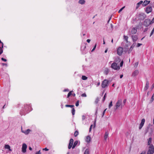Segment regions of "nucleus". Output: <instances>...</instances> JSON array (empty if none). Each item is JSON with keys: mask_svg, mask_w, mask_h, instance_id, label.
Wrapping results in <instances>:
<instances>
[{"mask_svg": "<svg viewBox=\"0 0 154 154\" xmlns=\"http://www.w3.org/2000/svg\"><path fill=\"white\" fill-rule=\"evenodd\" d=\"M154 152V147L153 145L149 146V149L147 151V154H153Z\"/></svg>", "mask_w": 154, "mask_h": 154, "instance_id": "f257e3e1", "label": "nucleus"}, {"mask_svg": "<svg viewBox=\"0 0 154 154\" xmlns=\"http://www.w3.org/2000/svg\"><path fill=\"white\" fill-rule=\"evenodd\" d=\"M111 67L113 69L115 70H118L120 69V68L119 66L115 62H114L111 65Z\"/></svg>", "mask_w": 154, "mask_h": 154, "instance_id": "f03ea898", "label": "nucleus"}, {"mask_svg": "<svg viewBox=\"0 0 154 154\" xmlns=\"http://www.w3.org/2000/svg\"><path fill=\"white\" fill-rule=\"evenodd\" d=\"M109 81L107 79H104L102 82L101 85L103 88H104L108 86Z\"/></svg>", "mask_w": 154, "mask_h": 154, "instance_id": "7ed1b4c3", "label": "nucleus"}, {"mask_svg": "<svg viewBox=\"0 0 154 154\" xmlns=\"http://www.w3.org/2000/svg\"><path fill=\"white\" fill-rule=\"evenodd\" d=\"M123 52V49L122 47H119L117 50V54L121 56L122 55V53Z\"/></svg>", "mask_w": 154, "mask_h": 154, "instance_id": "20e7f679", "label": "nucleus"}, {"mask_svg": "<svg viewBox=\"0 0 154 154\" xmlns=\"http://www.w3.org/2000/svg\"><path fill=\"white\" fill-rule=\"evenodd\" d=\"M122 102V100H118V101L116 103V105L114 107V109L115 110H116L120 106Z\"/></svg>", "mask_w": 154, "mask_h": 154, "instance_id": "39448f33", "label": "nucleus"}, {"mask_svg": "<svg viewBox=\"0 0 154 154\" xmlns=\"http://www.w3.org/2000/svg\"><path fill=\"white\" fill-rule=\"evenodd\" d=\"M137 31V28L133 27L130 31V35H134L136 33Z\"/></svg>", "mask_w": 154, "mask_h": 154, "instance_id": "423d86ee", "label": "nucleus"}, {"mask_svg": "<svg viewBox=\"0 0 154 154\" xmlns=\"http://www.w3.org/2000/svg\"><path fill=\"white\" fill-rule=\"evenodd\" d=\"M107 30L108 32H110L112 31L113 29V26L112 24H107Z\"/></svg>", "mask_w": 154, "mask_h": 154, "instance_id": "0eeeda50", "label": "nucleus"}, {"mask_svg": "<svg viewBox=\"0 0 154 154\" xmlns=\"http://www.w3.org/2000/svg\"><path fill=\"white\" fill-rule=\"evenodd\" d=\"M151 24L150 20L147 19L145 20L143 22V25L146 26H147Z\"/></svg>", "mask_w": 154, "mask_h": 154, "instance_id": "6e6552de", "label": "nucleus"}, {"mask_svg": "<svg viewBox=\"0 0 154 154\" xmlns=\"http://www.w3.org/2000/svg\"><path fill=\"white\" fill-rule=\"evenodd\" d=\"M152 10V8L151 6H147L146 7L145 11L147 14L151 12Z\"/></svg>", "mask_w": 154, "mask_h": 154, "instance_id": "1a4fd4ad", "label": "nucleus"}, {"mask_svg": "<svg viewBox=\"0 0 154 154\" xmlns=\"http://www.w3.org/2000/svg\"><path fill=\"white\" fill-rule=\"evenodd\" d=\"M27 145L25 143H23L22 145V151L23 153H25L26 152V149L27 148Z\"/></svg>", "mask_w": 154, "mask_h": 154, "instance_id": "9d476101", "label": "nucleus"}, {"mask_svg": "<svg viewBox=\"0 0 154 154\" xmlns=\"http://www.w3.org/2000/svg\"><path fill=\"white\" fill-rule=\"evenodd\" d=\"M131 37L133 42H136L138 39V36L137 35H132Z\"/></svg>", "mask_w": 154, "mask_h": 154, "instance_id": "9b49d317", "label": "nucleus"}, {"mask_svg": "<svg viewBox=\"0 0 154 154\" xmlns=\"http://www.w3.org/2000/svg\"><path fill=\"white\" fill-rule=\"evenodd\" d=\"M73 142V140L72 138H71L70 139L69 146H68V149H70L72 147Z\"/></svg>", "mask_w": 154, "mask_h": 154, "instance_id": "f8f14e48", "label": "nucleus"}, {"mask_svg": "<svg viewBox=\"0 0 154 154\" xmlns=\"http://www.w3.org/2000/svg\"><path fill=\"white\" fill-rule=\"evenodd\" d=\"M145 122V119H143L141 120V122L140 124L139 127V129H141L143 126Z\"/></svg>", "mask_w": 154, "mask_h": 154, "instance_id": "ddd939ff", "label": "nucleus"}, {"mask_svg": "<svg viewBox=\"0 0 154 154\" xmlns=\"http://www.w3.org/2000/svg\"><path fill=\"white\" fill-rule=\"evenodd\" d=\"M31 108V107L28 105H26L24 106V109L26 110H29V111H30L31 110L30 109Z\"/></svg>", "mask_w": 154, "mask_h": 154, "instance_id": "4468645a", "label": "nucleus"}, {"mask_svg": "<svg viewBox=\"0 0 154 154\" xmlns=\"http://www.w3.org/2000/svg\"><path fill=\"white\" fill-rule=\"evenodd\" d=\"M139 73V71L138 70H135L132 74V76H134L136 75H137Z\"/></svg>", "mask_w": 154, "mask_h": 154, "instance_id": "2eb2a0df", "label": "nucleus"}, {"mask_svg": "<svg viewBox=\"0 0 154 154\" xmlns=\"http://www.w3.org/2000/svg\"><path fill=\"white\" fill-rule=\"evenodd\" d=\"M4 148L5 149H8L9 151H11L12 150L11 149L10 146L8 144H5Z\"/></svg>", "mask_w": 154, "mask_h": 154, "instance_id": "dca6fc26", "label": "nucleus"}, {"mask_svg": "<svg viewBox=\"0 0 154 154\" xmlns=\"http://www.w3.org/2000/svg\"><path fill=\"white\" fill-rule=\"evenodd\" d=\"M149 83L148 81H147L146 82L145 86L144 88V90L145 91L149 87Z\"/></svg>", "mask_w": 154, "mask_h": 154, "instance_id": "f3484780", "label": "nucleus"}, {"mask_svg": "<svg viewBox=\"0 0 154 154\" xmlns=\"http://www.w3.org/2000/svg\"><path fill=\"white\" fill-rule=\"evenodd\" d=\"M150 1H147V0H145L143 3V6H146V5L148 4Z\"/></svg>", "mask_w": 154, "mask_h": 154, "instance_id": "a211bd4d", "label": "nucleus"}, {"mask_svg": "<svg viewBox=\"0 0 154 154\" xmlns=\"http://www.w3.org/2000/svg\"><path fill=\"white\" fill-rule=\"evenodd\" d=\"M78 3L81 5H84L85 3V0H79Z\"/></svg>", "mask_w": 154, "mask_h": 154, "instance_id": "6ab92c4d", "label": "nucleus"}, {"mask_svg": "<svg viewBox=\"0 0 154 154\" xmlns=\"http://www.w3.org/2000/svg\"><path fill=\"white\" fill-rule=\"evenodd\" d=\"M148 145H149V146L150 145H152V144H151V143L152 142V138L151 137H150L148 140Z\"/></svg>", "mask_w": 154, "mask_h": 154, "instance_id": "aec40b11", "label": "nucleus"}, {"mask_svg": "<svg viewBox=\"0 0 154 154\" xmlns=\"http://www.w3.org/2000/svg\"><path fill=\"white\" fill-rule=\"evenodd\" d=\"M91 140V137L89 136H88L86 137V141L88 143L90 142Z\"/></svg>", "mask_w": 154, "mask_h": 154, "instance_id": "412c9836", "label": "nucleus"}, {"mask_svg": "<svg viewBox=\"0 0 154 154\" xmlns=\"http://www.w3.org/2000/svg\"><path fill=\"white\" fill-rule=\"evenodd\" d=\"M109 133L108 132H106L105 133L104 136V139L105 140H106L107 138L108 137Z\"/></svg>", "mask_w": 154, "mask_h": 154, "instance_id": "4be33fe9", "label": "nucleus"}, {"mask_svg": "<svg viewBox=\"0 0 154 154\" xmlns=\"http://www.w3.org/2000/svg\"><path fill=\"white\" fill-rule=\"evenodd\" d=\"M31 131V130L30 129H27L25 131H24L23 133H24L25 134L27 135Z\"/></svg>", "mask_w": 154, "mask_h": 154, "instance_id": "5701e85b", "label": "nucleus"}, {"mask_svg": "<svg viewBox=\"0 0 154 154\" xmlns=\"http://www.w3.org/2000/svg\"><path fill=\"white\" fill-rule=\"evenodd\" d=\"M143 3V1H140L139 2L137 3L136 9H137L140 6V5L141 4Z\"/></svg>", "mask_w": 154, "mask_h": 154, "instance_id": "b1692460", "label": "nucleus"}, {"mask_svg": "<svg viewBox=\"0 0 154 154\" xmlns=\"http://www.w3.org/2000/svg\"><path fill=\"white\" fill-rule=\"evenodd\" d=\"M86 117L85 115H83L82 116V123L83 124H85L86 123L85 122H84V120L85 119Z\"/></svg>", "mask_w": 154, "mask_h": 154, "instance_id": "393cba45", "label": "nucleus"}, {"mask_svg": "<svg viewBox=\"0 0 154 154\" xmlns=\"http://www.w3.org/2000/svg\"><path fill=\"white\" fill-rule=\"evenodd\" d=\"M124 39L126 41L127 43L128 42V37L127 36H126L125 35L124 36Z\"/></svg>", "mask_w": 154, "mask_h": 154, "instance_id": "a878e982", "label": "nucleus"}, {"mask_svg": "<svg viewBox=\"0 0 154 154\" xmlns=\"http://www.w3.org/2000/svg\"><path fill=\"white\" fill-rule=\"evenodd\" d=\"M82 79L83 80H86L88 78L85 76L82 75Z\"/></svg>", "mask_w": 154, "mask_h": 154, "instance_id": "bb28decb", "label": "nucleus"}, {"mask_svg": "<svg viewBox=\"0 0 154 154\" xmlns=\"http://www.w3.org/2000/svg\"><path fill=\"white\" fill-rule=\"evenodd\" d=\"M136 42H134L133 44L131 46L130 49H133L136 46Z\"/></svg>", "mask_w": 154, "mask_h": 154, "instance_id": "cd10ccee", "label": "nucleus"}, {"mask_svg": "<svg viewBox=\"0 0 154 154\" xmlns=\"http://www.w3.org/2000/svg\"><path fill=\"white\" fill-rule=\"evenodd\" d=\"M75 109H74L73 108L72 109V114L73 115H74V114H75Z\"/></svg>", "mask_w": 154, "mask_h": 154, "instance_id": "c85d7f7f", "label": "nucleus"}, {"mask_svg": "<svg viewBox=\"0 0 154 154\" xmlns=\"http://www.w3.org/2000/svg\"><path fill=\"white\" fill-rule=\"evenodd\" d=\"M84 154H89V149H86L84 152Z\"/></svg>", "mask_w": 154, "mask_h": 154, "instance_id": "c756f323", "label": "nucleus"}, {"mask_svg": "<svg viewBox=\"0 0 154 154\" xmlns=\"http://www.w3.org/2000/svg\"><path fill=\"white\" fill-rule=\"evenodd\" d=\"M74 106V105H65V106L66 107H70L71 108H73V106Z\"/></svg>", "mask_w": 154, "mask_h": 154, "instance_id": "7c9ffc66", "label": "nucleus"}, {"mask_svg": "<svg viewBox=\"0 0 154 154\" xmlns=\"http://www.w3.org/2000/svg\"><path fill=\"white\" fill-rule=\"evenodd\" d=\"M78 133H79L78 131H75L74 133V134L75 137H77L78 134Z\"/></svg>", "mask_w": 154, "mask_h": 154, "instance_id": "2f4dec72", "label": "nucleus"}, {"mask_svg": "<svg viewBox=\"0 0 154 154\" xmlns=\"http://www.w3.org/2000/svg\"><path fill=\"white\" fill-rule=\"evenodd\" d=\"M86 48V46L85 45H82L81 47V49L82 50H84Z\"/></svg>", "mask_w": 154, "mask_h": 154, "instance_id": "473e14b6", "label": "nucleus"}, {"mask_svg": "<svg viewBox=\"0 0 154 154\" xmlns=\"http://www.w3.org/2000/svg\"><path fill=\"white\" fill-rule=\"evenodd\" d=\"M72 91H70L68 94L67 95V97L68 98L72 94Z\"/></svg>", "mask_w": 154, "mask_h": 154, "instance_id": "72a5a7b5", "label": "nucleus"}, {"mask_svg": "<svg viewBox=\"0 0 154 154\" xmlns=\"http://www.w3.org/2000/svg\"><path fill=\"white\" fill-rule=\"evenodd\" d=\"M99 101V97H97L96 99L95 102L97 104L98 103Z\"/></svg>", "mask_w": 154, "mask_h": 154, "instance_id": "f704fd0d", "label": "nucleus"}, {"mask_svg": "<svg viewBox=\"0 0 154 154\" xmlns=\"http://www.w3.org/2000/svg\"><path fill=\"white\" fill-rule=\"evenodd\" d=\"M112 106V101H110L109 106V108H110Z\"/></svg>", "mask_w": 154, "mask_h": 154, "instance_id": "c9c22d12", "label": "nucleus"}, {"mask_svg": "<svg viewBox=\"0 0 154 154\" xmlns=\"http://www.w3.org/2000/svg\"><path fill=\"white\" fill-rule=\"evenodd\" d=\"M2 44V47H0V51H3V43H1Z\"/></svg>", "mask_w": 154, "mask_h": 154, "instance_id": "e433bc0d", "label": "nucleus"}, {"mask_svg": "<svg viewBox=\"0 0 154 154\" xmlns=\"http://www.w3.org/2000/svg\"><path fill=\"white\" fill-rule=\"evenodd\" d=\"M96 46H97V44L96 43L95 45H94V48H93V49H92V50H91V52H93L94 50L96 48Z\"/></svg>", "mask_w": 154, "mask_h": 154, "instance_id": "4c0bfd02", "label": "nucleus"}, {"mask_svg": "<svg viewBox=\"0 0 154 154\" xmlns=\"http://www.w3.org/2000/svg\"><path fill=\"white\" fill-rule=\"evenodd\" d=\"M138 64V62H137L136 63H135L134 64V67H135V68H136Z\"/></svg>", "mask_w": 154, "mask_h": 154, "instance_id": "58836bf2", "label": "nucleus"}, {"mask_svg": "<svg viewBox=\"0 0 154 154\" xmlns=\"http://www.w3.org/2000/svg\"><path fill=\"white\" fill-rule=\"evenodd\" d=\"M125 7L124 6L123 7H122L121 8L119 11L118 12L119 13H120L122 10L123 9L125 8Z\"/></svg>", "mask_w": 154, "mask_h": 154, "instance_id": "ea45409f", "label": "nucleus"}, {"mask_svg": "<svg viewBox=\"0 0 154 154\" xmlns=\"http://www.w3.org/2000/svg\"><path fill=\"white\" fill-rule=\"evenodd\" d=\"M142 45V44H141V43H137V45L136 46V47H138Z\"/></svg>", "mask_w": 154, "mask_h": 154, "instance_id": "a19ab883", "label": "nucleus"}, {"mask_svg": "<svg viewBox=\"0 0 154 154\" xmlns=\"http://www.w3.org/2000/svg\"><path fill=\"white\" fill-rule=\"evenodd\" d=\"M154 32V28H153V29L152 30L151 33V34H150V36H152V35L153 34V32Z\"/></svg>", "mask_w": 154, "mask_h": 154, "instance_id": "79ce46f5", "label": "nucleus"}, {"mask_svg": "<svg viewBox=\"0 0 154 154\" xmlns=\"http://www.w3.org/2000/svg\"><path fill=\"white\" fill-rule=\"evenodd\" d=\"M79 100H78L76 102V103H75L76 106H78L79 105Z\"/></svg>", "mask_w": 154, "mask_h": 154, "instance_id": "37998d69", "label": "nucleus"}, {"mask_svg": "<svg viewBox=\"0 0 154 154\" xmlns=\"http://www.w3.org/2000/svg\"><path fill=\"white\" fill-rule=\"evenodd\" d=\"M107 109H105L104 110V111H103V113H102V117H103V116H104V114H105V112L106 111V110Z\"/></svg>", "mask_w": 154, "mask_h": 154, "instance_id": "c03bdc74", "label": "nucleus"}, {"mask_svg": "<svg viewBox=\"0 0 154 154\" xmlns=\"http://www.w3.org/2000/svg\"><path fill=\"white\" fill-rule=\"evenodd\" d=\"M151 99L152 101L154 100V93L152 95L151 98Z\"/></svg>", "mask_w": 154, "mask_h": 154, "instance_id": "a18cd8bd", "label": "nucleus"}, {"mask_svg": "<svg viewBox=\"0 0 154 154\" xmlns=\"http://www.w3.org/2000/svg\"><path fill=\"white\" fill-rule=\"evenodd\" d=\"M106 97V93H105L104 95V96L103 98V101H104L105 100Z\"/></svg>", "mask_w": 154, "mask_h": 154, "instance_id": "49530a36", "label": "nucleus"}, {"mask_svg": "<svg viewBox=\"0 0 154 154\" xmlns=\"http://www.w3.org/2000/svg\"><path fill=\"white\" fill-rule=\"evenodd\" d=\"M78 143V141H75L74 142L73 144L76 146L77 145Z\"/></svg>", "mask_w": 154, "mask_h": 154, "instance_id": "de8ad7c7", "label": "nucleus"}, {"mask_svg": "<svg viewBox=\"0 0 154 154\" xmlns=\"http://www.w3.org/2000/svg\"><path fill=\"white\" fill-rule=\"evenodd\" d=\"M81 96L83 97H86L87 96L85 93H84L82 94Z\"/></svg>", "mask_w": 154, "mask_h": 154, "instance_id": "09e8293b", "label": "nucleus"}, {"mask_svg": "<svg viewBox=\"0 0 154 154\" xmlns=\"http://www.w3.org/2000/svg\"><path fill=\"white\" fill-rule=\"evenodd\" d=\"M123 63V61L122 60L121 62L120 63V66L121 67H122V66Z\"/></svg>", "mask_w": 154, "mask_h": 154, "instance_id": "8fccbe9b", "label": "nucleus"}, {"mask_svg": "<svg viewBox=\"0 0 154 154\" xmlns=\"http://www.w3.org/2000/svg\"><path fill=\"white\" fill-rule=\"evenodd\" d=\"M92 126H93L92 125H91L90 127V128H89V132H90L91 131V129L92 128Z\"/></svg>", "mask_w": 154, "mask_h": 154, "instance_id": "3c124183", "label": "nucleus"}, {"mask_svg": "<svg viewBox=\"0 0 154 154\" xmlns=\"http://www.w3.org/2000/svg\"><path fill=\"white\" fill-rule=\"evenodd\" d=\"M1 60H3V61H4L5 62H6L7 61V60L6 59H5V58H1Z\"/></svg>", "mask_w": 154, "mask_h": 154, "instance_id": "603ef678", "label": "nucleus"}, {"mask_svg": "<svg viewBox=\"0 0 154 154\" xmlns=\"http://www.w3.org/2000/svg\"><path fill=\"white\" fill-rule=\"evenodd\" d=\"M35 154H41V153L40 152V151L39 150L37 152H36Z\"/></svg>", "mask_w": 154, "mask_h": 154, "instance_id": "864d4df0", "label": "nucleus"}, {"mask_svg": "<svg viewBox=\"0 0 154 154\" xmlns=\"http://www.w3.org/2000/svg\"><path fill=\"white\" fill-rule=\"evenodd\" d=\"M63 91L64 92H66V91H69V90L68 89H65Z\"/></svg>", "mask_w": 154, "mask_h": 154, "instance_id": "5fc2aeb1", "label": "nucleus"}, {"mask_svg": "<svg viewBox=\"0 0 154 154\" xmlns=\"http://www.w3.org/2000/svg\"><path fill=\"white\" fill-rule=\"evenodd\" d=\"M150 22H151V24H152V23H154V20H153V19H152V20L151 21H150Z\"/></svg>", "mask_w": 154, "mask_h": 154, "instance_id": "6e6d98bb", "label": "nucleus"}, {"mask_svg": "<svg viewBox=\"0 0 154 154\" xmlns=\"http://www.w3.org/2000/svg\"><path fill=\"white\" fill-rule=\"evenodd\" d=\"M43 150H45L47 151L49 150V149H47V148H45L43 149Z\"/></svg>", "mask_w": 154, "mask_h": 154, "instance_id": "4d7b16f0", "label": "nucleus"}, {"mask_svg": "<svg viewBox=\"0 0 154 154\" xmlns=\"http://www.w3.org/2000/svg\"><path fill=\"white\" fill-rule=\"evenodd\" d=\"M2 65L3 66H7V64L6 63H2Z\"/></svg>", "mask_w": 154, "mask_h": 154, "instance_id": "13d9d810", "label": "nucleus"}, {"mask_svg": "<svg viewBox=\"0 0 154 154\" xmlns=\"http://www.w3.org/2000/svg\"><path fill=\"white\" fill-rule=\"evenodd\" d=\"M148 30V28H146L145 29H144V32H145L146 31H147Z\"/></svg>", "mask_w": 154, "mask_h": 154, "instance_id": "bf43d9fd", "label": "nucleus"}, {"mask_svg": "<svg viewBox=\"0 0 154 154\" xmlns=\"http://www.w3.org/2000/svg\"><path fill=\"white\" fill-rule=\"evenodd\" d=\"M90 41H91V40L89 39H88L87 40V42H88V43H90Z\"/></svg>", "mask_w": 154, "mask_h": 154, "instance_id": "052dcab7", "label": "nucleus"}, {"mask_svg": "<svg viewBox=\"0 0 154 154\" xmlns=\"http://www.w3.org/2000/svg\"><path fill=\"white\" fill-rule=\"evenodd\" d=\"M154 88V83H153V84H152V85L151 87V88L153 89Z\"/></svg>", "mask_w": 154, "mask_h": 154, "instance_id": "680f3d73", "label": "nucleus"}, {"mask_svg": "<svg viewBox=\"0 0 154 154\" xmlns=\"http://www.w3.org/2000/svg\"><path fill=\"white\" fill-rule=\"evenodd\" d=\"M100 82H98L97 83V86H99V85H100Z\"/></svg>", "mask_w": 154, "mask_h": 154, "instance_id": "e2e57ef3", "label": "nucleus"}, {"mask_svg": "<svg viewBox=\"0 0 154 154\" xmlns=\"http://www.w3.org/2000/svg\"><path fill=\"white\" fill-rule=\"evenodd\" d=\"M21 132L23 133H24V131L23 130L22 127H21Z\"/></svg>", "mask_w": 154, "mask_h": 154, "instance_id": "0e129e2a", "label": "nucleus"}, {"mask_svg": "<svg viewBox=\"0 0 154 154\" xmlns=\"http://www.w3.org/2000/svg\"><path fill=\"white\" fill-rule=\"evenodd\" d=\"M3 51H0V55L2 53H3Z\"/></svg>", "mask_w": 154, "mask_h": 154, "instance_id": "69168bd1", "label": "nucleus"}, {"mask_svg": "<svg viewBox=\"0 0 154 154\" xmlns=\"http://www.w3.org/2000/svg\"><path fill=\"white\" fill-rule=\"evenodd\" d=\"M123 77V75H120V78L121 79L122 78V77Z\"/></svg>", "mask_w": 154, "mask_h": 154, "instance_id": "338daca9", "label": "nucleus"}, {"mask_svg": "<svg viewBox=\"0 0 154 154\" xmlns=\"http://www.w3.org/2000/svg\"><path fill=\"white\" fill-rule=\"evenodd\" d=\"M140 154H145V153L144 152H142Z\"/></svg>", "mask_w": 154, "mask_h": 154, "instance_id": "774afa93", "label": "nucleus"}]
</instances>
